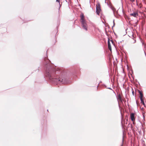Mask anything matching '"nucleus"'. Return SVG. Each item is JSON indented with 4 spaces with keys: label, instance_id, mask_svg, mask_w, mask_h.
<instances>
[{
    "label": "nucleus",
    "instance_id": "1",
    "mask_svg": "<svg viewBox=\"0 0 146 146\" xmlns=\"http://www.w3.org/2000/svg\"><path fill=\"white\" fill-rule=\"evenodd\" d=\"M45 70V76L51 81L54 83H61L63 84H68L66 80H63L57 76L55 69L49 63L47 64Z\"/></svg>",
    "mask_w": 146,
    "mask_h": 146
},
{
    "label": "nucleus",
    "instance_id": "2",
    "mask_svg": "<svg viewBox=\"0 0 146 146\" xmlns=\"http://www.w3.org/2000/svg\"><path fill=\"white\" fill-rule=\"evenodd\" d=\"M80 22L81 23L82 26L83 28L87 31L88 30V25L86 23V21L84 17V14L81 13L80 15Z\"/></svg>",
    "mask_w": 146,
    "mask_h": 146
},
{
    "label": "nucleus",
    "instance_id": "3",
    "mask_svg": "<svg viewBox=\"0 0 146 146\" xmlns=\"http://www.w3.org/2000/svg\"><path fill=\"white\" fill-rule=\"evenodd\" d=\"M139 92L140 95V99L141 101V103L143 105H144V106H145V104L144 102V101L142 98L143 96V94L140 91H139Z\"/></svg>",
    "mask_w": 146,
    "mask_h": 146
},
{
    "label": "nucleus",
    "instance_id": "4",
    "mask_svg": "<svg viewBox=\"0 0 146 146\" xmlns=\"http://www.w3.org/2000/svg\"><path fill=\"white\" fill-rule=\"evenodd\" d=\"M96 13L97 15H99L101 11L100 5L98 4V5H96Z\"/></svg>",
    "mask_w": 146,
    "mask_h": 146
},
{
    "label": "nucleus",
    "instance_id": "5",
    "mask_svg": "<svg viewBox=\"0 0 146 146\" xmlns=\"http://www.w3.org/2000/svg\"><path fill=\"white\" fill-rule=\"evenodd\" d=\"M130 117L131 121L133 122V124H134L135 123V114L133 113H131L130 115Z\"/></svg>",
    "mask_w": 146,
    "mask_h": 146
},
{
    "label": "nucleus",
    "instance_id": "6",
    "mask_svg": "<svg viewBox=\"0 0 146 146\" xmlns=\"http://www.w3.org/2000/svg\"><path fill=\"white\" fill-rule=\"evenodd\" d=\"M130 16H133L134 17L137 18L138 16V15L137 12H134L133 13L130 14Z\"/></svg>",
    "mask_w": 146,
    "mask_h": 146
},
{
    "label": "nucleus",
    "instance_id": "7",
    "mask_svg": "<svg viewBox=\"0 0 146 146\" xmlns=\"http://www.w3.org/2000/svg\"><path fill=\"white\" fill-rule=\"evenodd\" d=\"M129 36L131 37V38H135L134 36L133 33L132 31L130 32L129 33Z\"/></svg>",
    "mask_w": 146,
    "mask_h": 146
},
{
    "label": "nucleus",
    "instance_id": "8",
    "mask_svg": "<svg viewBox=\"0 0 146 146\" xmlns=\"http://www.w3.org/2000/svg\"><path fill=\"white\" fill-rule=\"evenodd\" d=\"M109 40H110L109 39H108V48L110 50V51H111V44H110V42Z\"/></svg>",
    "mask_w": 146,
    "mask_h": 146
},
{
    "label": "nucleus",
    "instance_id": "9",
    "mask_svg": "<svg viewBox=\"0 0 146 146\" xmlns=\"http://www.w3.org/2000/svg\"><path fill=\"white\" fill-rule=\"evenodd\" d=\"M133 40V41H132V43H134L136 42V40L135 39V38H132Z\"/></svg>",
    "mask_w": 146,
    "mask_h": 146
},
{
    "label": "nucleus",
    "instance_id": "10",
    "mask_svg": "<svg viewBox=\"0 0 146 146\" xmlns=\"http://www.w3.org/2000/svg\"><path fill=\"white\" fill-rule=\"evenodd\" d=\"M113 26L112 27V28H113V27H114V26H115V23H114V20H113Z\"/></svg>",
    "mask_w": 146,
    "mask_h": 146
},
{
    "label": "nucleus",
    "instance_id": "11",
    "mask_svg": "<svg viewBox=\"0 0 146 146\" xmlns=\"http://www.w3.org/2000/svg\"><path fill=\"white\" fill-rule=\"evenodd\" d=\"M60 0H56V1L58 2L59 3V4H60Z\"/></svg>",
    "mask_w": 146,
    "mask_h": 146
},
{
    "label": "nucleus",
    "instance_id": "12",
    "mask_svg": "<svg viewBox=\"0 0 146 146\" xmlns=\"http://www.w3.org/2000/svg\"><path fill=\"white\" fill-rule=\"evenodd\" d=\"M130 1L132 2H133L135 1V0H130Z\"/></svg>",
    "mask_w": 146,
    "mask_h": 146
},
{
    "label": "nucleus",
    "instance_id": "13",
    "mask_svg": "<svg viewBox=\"0 0 146 146\" xmlns=\"http://www.w3.org/2000/svg\"><path fill=\"white\" fill-rule=\"evenodd\" d=\"M119 99L120 100H121V98L120 97V96H119Z\"/></svg>",
    "mask_w": 146,
    "mask_h": 146
},
{
    "label": "nucleus",
    "instance_id": "14",
    "mask_svg": "<svg viewBox=\"0 0 146 146\" xmlns=\"http://www.w3.org/2000/svg\"><path fill=\"white\" fill-rule=\"evenodd\" d=\"M108 88L109 89H111V88Z\"/></svg>",
    "mask_w": 146,
    "mask_h": 146
},
{
    "label": "nucleus",
    "instance_id": "15",
    "mask_svg": "<svg viewBox=\"0 0 146 146\" xmlns=\"http://www.w3.org/2000/svg\"><path fill=\"white\" fill-rule=\"evenodd\" d=\"M111 41L112 42V43H113V42L112 40H111Z\"/></svg>",
    "mask_w": 146,
    "mask_h": 146
},
{
    "label": "nucleus",
    "instance_id": "16",
    "mask_svg": "<svg viewBox=\"0 0 146 146\" xmlns=\"http://www.w3.org/2000/svg\"><path fill=\"white\" fill-rule=\"evenodd\" d=\"M144 44L143 42H142V44Z\"/></svg>",
    "mask_w": 146,
    "mask_h": 146
}]
</instances>
